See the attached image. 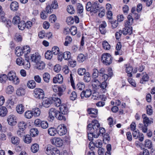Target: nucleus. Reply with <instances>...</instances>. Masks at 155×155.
I'll use <instances>...</instances> for the list:
<instances>
[{
	"mask_svg": "<svg viewBox=\"0 0 155 155\" xmlns=\"http://www.w3.org/2000/svg\"><path fill=\"white\" fill-rule=\"evenodd\" d=\"M41 56L38 53H35L31 55V59L32 61L37 63L40 61Z\"/></svg>",
	"mask_w": 155,
	"mask_h": 155,
	"instance_id": "412c9836",
	"label": "nucleus"
},
{
	"mask_svg": "<svg viewBox=\"0 0 155 155\" xmlns=\"http://www.w3.org/2000/svg\"><path fill=\"white\" fill-rule=\"evenodd\" d=\"M16 111L18 114H22L25 110L24 106L22 104H20L17 105L16 107Z\"/></svg>",
	"mask_w": 155,
	"mask_h": 155,
	"instance_id": "cd10ccee",
	"label": "nucleus"
},
{
	"mask_svg": "<svg viewBox=\"0 0 155 155\" xmlns=\"http://www.w3.org/2000/svg\"><path fill=\"white\" fill-rule=\"evenodd\" d=\"M99 75V71L96 68H94L92 70V79L97 78Z\"/></svg>",
	"mask_w": 155,
	"mask_h": 155,
	"instance_id": "f704fd0d",
	"label": "nucleus"
},
{
	"mask_svg": "<svg viewBox=\"0 0 155 155\" xmlns=\"http://www.w3.org/2000/svg\"><path fill=\"white\" fill-rule=\"evenodd\" d=\"M33 115L35 117L39 116L40 114L41 111L39 108H36L33 110Z\"/></svg>",
	"mask_w": 155,
	"mask_h": 155,
	"instance_id": "774afa93",
	"label": "nucleus"
},
{
	"mask_svg": "<svg viewBox=\"0 0 155 155\" xmlns=\"http://www.w3.org/2000/svg\"><path fill=\"white\" fill-rule=\"evenodd\" d=\"M133 18L130 15H128L127 16V20L125 21V25L126 27H131V26L133 23Z\"/></svg>",
	"mask_w": 155,
	"mask_h": 155,
	"instance_id": "b1692460",
	"label": "nucleus"
},
{
	"mask_svg": "<svg viewBox=\"0 0 155 155\" xmlns=\"http://www.w3.org/2000/svg\"><path fill=\"white\" fill-rule=\"evenodd\" d=\"M25 143H29L32 141V138L31 136L29 135H26L24 139Z\"/></svg>",
	"mask_w": 155,
	"mask_h": 155,
	"instance_id": "8fccbe9b",
	"label": "nucleus"
},
{
	"mask_svg": "<svg viewBox=\"0 0 155 155\" xmlns=\"http://www.w3.org/2000/svg\"><path fill=\"white\" fill-rule=\"evenodd\" d=\"M7 78V76L6 74H0V81L1 83L5 82Z\"/></svg>",
	"mask_w": 155,
	"mask_h": 155,
	"instance_id": "0e129e2a",
	"label": "nucleus"
},
{
	"mask_svg": "<svg viewBox=\"0 0 155 155\" xmlns=\"http://www.w3.org/2000/svg\"><path fill=\"white\" fill-rule=\"evenodd\" d=\"M88 114H91L90 117L96 118L97 116L98 110L97 109L94 108H90L87 110Z\"/></svg>",
	"mask_w": 155,
	"mask_h": 155,
	"instance_id": "ddd939ff",
	"label": "nucleus"
},
{
	"mask_svg": "<svg viewBox=\"0 0 155 155\" xmlns=\"http://www.w3.org/2000/svg\"><path fill=\"white\" fill-rule=\"evenodd\" d=\"M43 79L44 81L47 83L49 82L50 78V76L48 73H45L43 75Z\"/></svg>",
	"mask_w": 155,
	"mask_h": 155,
	"instance_id": "a19ab883",
	"label": "nucleus"
},
{
	"mask_svg": "<svg viewBox=\"0 0 155 155\" xmlns=\"http://www.w3.org/2000/svg\"><path fill=\"white\" fill-rule=\"evenodd\" d=\"M83 80L85 82H88L91 80V77L90 73L88 72H86L84 74Z\"/></svg>",
	"mask_w": 155,
	"mask_h": 155,
	"instance_id": "c9c22d12",
	"label": "nucleus"
},
{
	"mask_svg": "<svg viewBox=\"0 0 155 155\" xmlns=\"http://www.w3.org/2000/svg\"><path fill=\"white\" fill-rule=\"evenodd\" d=\"M86 70L85 68H80L78 70L77 73L80 75H84L86 73Z\"/></svg>",
	"mask_w": 155,
	"mask_h": 155,
	"instance_id": "13d9d810",
	"label": "nucleus"
},
{
	"mask_svg": "<svg viewBox=\"0 0 155 155\" xmlns=\"http://www.w3.org/2000/svg\"><path fill=\"white\" fill-rule=\"evenodd\" d=\"M26 126V123L23 121H20L18 124V127L19 128L25 130Z\"/></svg>",
	"mask_w": 155,
	"mask_h": 155,
	"instance_id": "864d4df0",
	"label": "nucleus"
},
{
	"mask_svg": "<svg viewBox=\"0 0 155 155\" xmlns=\"http://www.w3.org/2000/svg\"><path fill=\"white\" fill-rule=\"evenodd\" d=\"M142 118L143 119V123L144 125H146L148 126L149 124H151L153 122L149 119L146 115L145 114H143L142 115Z\"/></svg>",
	"mask_w": 155,
	"mask_h": 155,
	"instance_id": "a878e982",
	"label": "nucleus"
},
{
	"mask_svg": "<svg viewBox=\"0 0 155 155\" xmlns=\"http://www.w3.org/2000/svg\"><path fill=\"white\" fill-rule=\"evenodd\" d=\"M52 103V99L46 97L43 98L42 101L43 106L45 107H49Z\"/></svg>",
	"mask_w": 155,
	"mask_h": 155,
	"instance_id": "dca6fc26",
	"label": "nucleus"
},
{
	"mask_svg": "<svg viewBox=\"0 0 155 155\" xmlns=\"http://www.w3.org/2000/svg\"><path fill=\"white\" fill-rule=\"evenodd\" d=\"M14 88L12 86L9 85L6 88V91L8 94H12L14 91Z\"/></svg>",
	"mask_w": 155,
	"mask_h": 155,
	"instance_id": "338daca9",
	"label": "nucleus"
},
{
	"mask_svg": "<svg viewBox=\"0 0 155 155\" xmlns=\"http://www.w3.org/2000/svg\"><path fill=\"white\" fill-rule=\"evenodd\" d=\"M67 10L68 12L70 14H74V9L71 5L68 6Z\"/></svg>",
	"mask_w": 155,
	"mask_h": 155,
	"instance_id": "69168bd1",
	"label": "nucleus"
},
{
	"mask_svg": "<svg viewBox=\"0 0 155 155\" xmlns=\"http://www.w3.org/2000/svg\"><path fill=\"white\" fill-rule=\"evenodd\" d=\"M26 27L25 22L24 21H21L20 23L18 24V27L19 29L21 30L24 29Z\"/></svg>",
	"mask_w": 155,
	"mask_h": 155,
	"instance_id": "3c124183",
	"label": "nucleus"
},
{
	"mask_svg": "<svg viewBox=\"0 0 155 155\" xmlns=\"http://www.w3.org/2000/svg\"><path fill=\"white\" fill-rule=\"evenodd\" d=\"M102 45L104 49L106 50H109L110 48V45L106 41L102 42Z\"/></svg>",
	"mask_w": 155,
	"mask_h": 155,
	"instance_id": "79ce46f5",
	"label": "nucleus"
},
{
	"mask_svg": "<svg viewBox=\"0 0 155 155\" xmlns=\"http://www.w3.org/2000/svg\"><path fill=\"white\" fill-rule=\"evenodd\" d=\"M152 107L151 105H148L146 107V110L147 114L149 115H151L153 114Z\"/></svg>",
	"mask_w": 155,
	"mask_h": 155,
	"instance_id": "bf43d9fd",
	"label": "nucleus"
},
{
	"mask_svg": "<svg viewBox=\"0 0 155 155\" xmlns=\"http://www.w3.org/2000/svg\"><path fill=\"white\" fill-rule=\"evenodd\" d=\"M34 97L38 99H41L43 98L45 94L44 91L40 88L35 89L33 93Z\"/></svg>",
	"mask_w": 155,
	"mask_h": 155,
	"instance_id": "423d86ee",
	"label": "nucleus"
},
{
	"mask_svg": "<svg viewBox=\"0 0 155 155\" xmlns=\"http://www.w3.org/2000/svg\"><path fill=\"white\" fill-rule=\"evenodd\" d=\"M145 147L148 149H150L152 147V144L151 141L149 140H146L145 141Z\"/></svg>",
	"mask_w": 155,
	"mask_h": 155,
	"instance_id": "09e8293b",
	"label": "nucleus"
},
{
	"mask_svg": "<svg viewBox=\"0 0 155 155\" xmlns=\"http://www.w3.org/2000/svg\"><path fill=\"white\" fill-rule=\"evenodd\" d=\"M15 54L18 56H20L22 55L23 53V50L21 47H17L15 49Z\"/></svg>",
	"mask_w": 155,
	"mask_h": 155,
	"instance_id": "58836bf2",
	"label": "nucleus"
},
{
	"mask_svg": "<svg viewBox=\"0 0 155 155\" xmlns=\"http://www.w3.org/2000/svg\"><path fill=\"white\" fill-rule=\"evenodd\" d=\"M63 81V78L62 75L60 74H58L56 77H54L53 79V82L54 83H61Z\"/></svg>",
	"mask_w": 155,
	"mask_h": 155,
	"instance_id": "6ab92c4d",
	"label": "nucleus"
},
{
	"mask_svg": "<svg viewBox=\"0 0 155 155\" xmlns=\"http://www.w3.org/2000/svg\"><path fill=\"white\" fill-rule=\"evenodd\" d=\"M45 64L41 61H39L37 63L36 65L37 68L41 70H43L45 68Z\"/></svg>",
	"mask_w": 155,
	"mask_h": 155,
	"instance_id": "7c9ffc66",
	"label": "nucleus"
},
{
	"mask_svg": "<svg viewBox=\"0 0 155 155\" xmlns=\"http://www.w3.org/2000/svg\"><path fill=\"white\" fill-rule=\"evenodd\" d=\"M19 8L18 3L16 1L12 2L10 5V8L12 11L15 12Z\"/></svg>",
	"mask_w": 155,
	"mask_h": 155,
	"instance_id": "5701e85b",
	"label": "nucleus"
},
{
	"mask_svg": "<svg viewBox=\"0 0 155 155\" xmlns=\"http://www.w3.org/2000/svg\"><path fill=\"white\" fill-rule=\"evenodd\" d=\"M55 95L52 97V102H53L54 105L58 107H60L61 105V101L60 98L55 97Z\"/></svg>",
	"mask_w": 155,
	"mask_h": 155,
	"instance_id": "393cba45",
	"label": "nucleus"
},
{
	"mask_svg": "<svg viewBox=\"0 0 155 155\" xmlns=\"http://www.w3.org/2000/svg\"><path fill=\"white\" fill-rule=\"evenodd\" d=\"M99 8L97 2H95L91 4V12L96 13Z\"/></svg>",
	"mask_w": 155,
	"mask_h": 155,
	"instance_id": "bb28decb",
	"label": "nucleus"
},
{
	"mask_svg": "<svg viewBox=\"0 0 155 155\" xmlns=\"http://www.w3.org/2000/svg\"><path fill=\"white\" fill-rule=\"evenodd\" d=\"M24 59L21 57H19L16 59V62L17 64L19 66L22 65L24 61Z\"/></svg>",
	"mask_w": 155,
	"mask_h": 155,
	"instance_id": "e2e57ef3",
	"label": "nucleus"
},
{
	"mask_svg": "<svg viewBox=\"0 0 155 155\" xmlns=\"http://www.w3.org/2000/svg\"><path fill=\"white\" fill-rule=\"evenodd\" d=\"M36 83L34 80L29 81L27 83V86L28 88L33 89L36 86Z\"/></svg>",
	"mask_w": 155,
	"mask_h": 155,
	"instance_id": "ea45409f",
	"label": "nucleus"
},
{
	"mask_svg": "<svg viewBox=\"0 0 155 155\" xmlns=\"http://www.w3.org/2000/svg\"><path fill=\"white\" fill-rule=\"evenodd\" d=\"M25 115L26 118L30 119L33 115V112L31 110H28L25 113Z\"/></svg>",
	"mask_w": 155,
	"mask_h": 155,
	"instance_id": "49530a36",
	"label": "nucleus"
},
{
	"mask_svg": "<svg viewBox=\"0 0 155 155\" xmlns=\"http://www.w3.org/2000/svg\"><path fill=\"white\" fill-rule=\"evenodd\" d=\"M142 77L140 80V82L141 84H144L149 81V77L148 75L145 72L142 73Z\"/></svg>",
	"mask_w": 155,
	"mask_h": 155,
	"instance_id": "2eb2a0df",
	"label": "nucleus"
},
{
	"mask_svg": "<svg viewBox=\"0 0 155 155\" xmlns=\"http://www.w3.org/2000/svg\"><path fill=\"white\" fill-rule=\"evenodd\" d=\"M100 82L97 78L92 79L91 83L93 87L95 90L100 88Z\"/></svg>",
	"mask_w": 155,
	"mask_h": 155,
	"instance_id": "f3484780",
	"label": "nucleus"
},
{
	"mask_svg": "<svg viewBox=\"0 0 155 155\" xmlns=\"http://www.w3.org/2000/svg\"><path fill=\"white\" fill-rule=\"evenodd\" d=\"M59 51V48L57 46H54L52 48L51 52L54 55H58L60 53Z\"/></svg>",
	"mask_w": 155,
	"mask_h": 155,
	"instance_id": "de8ad7c7",
	"label": "nucleus"
},
{
	"mask_svg": "<svg viewBox=\"0 0 155 155\" xmlns=\"http://www.w3.org/2000/svg\"><path fill=\"white\" fill-rule=\"evenodd\" d=\"M133 69L132 67L131 66H126L125 71L127 73V76L129 77H131L132 76V72L133 71Z\"/></svg>",
	"mask_w": 155,
	"mask_h": 155,
	"instance_id": "c756f323",
	"label": "nucleus"
},
{
	"mask_svg": "<svg viewBox=\"0 0 155 155\" xmlns=\"http://www.w3.org/2000/svg\"><path fill=\"white\" fill-rule=\"evenodd\" d=\"M101 58L102 62L106 65H109L112 62V57L109 53L103 54L101 56Z\"/></svg>",
	"mask_w": 155,
	"mask_h": 155,
	"instance_id": "7ed1b4c3",
	"label": "nucleus"
},
{
	"mask_svg": "<svg viewBox=\"0 0 155 155\" xmlns=\"http://www.w3.org/2000/svg\"><path fill=\"white\" fill-rule=\"evenodd\" d=\"M122 45L120 42H118L116 45L115 47V51L114 54L115 55H121L123 54L124 52L122 51L121 48Z\"/></svg>",
	"mask_w": 155,
	"mask_h": 155,
	"instance_id": "f8f14e48",
	"label": "nucleus"
},
{
	"mask_svg": "<svg viewBox=\"0 0 155 155\" xmlns=\"http://www.w3.org/2000/svg\"><path fill=\"white\" fill-rule=\"evenodd\" d=\"M23 52L25 55H27L30 53L31 51L30 47L28 46H24L23 48Z\"/></svg>",
	"mask_w": 155,
	"mask_h": 155,
	"instance_id": "a18cd8bd",
	"label": "nucleus"
},
{
	"mask_svg": "<svg viewBox=\"0 0 155 155\" xmlns=\"http://www.w3.org/2000/svg\"><path fill=\"white\" fill-rule=\"evenodd\" d=\"M58 113V111L56 109L51 108L49 110L48 120L50 121H52L54 120V117H56Z\"/></svg>",
	"mask_w": 155,
	"mask_h": 155,
	"instance_id": "0eeeda50",
	"label": "nucleus"
},
{
	"mask_svg": "<svg viewBox=\"0 0 155 155\" xmlns=\"http://www.w3.org/2000/svg\"><path fill=\"white\" fill-rule=\"evenodd\" d=\"M91 94V91L90 89H87L85 91H82L81 94V96L82 98L84 97H88Z\"/></svg>",
	"mask_w": 155,
	"mask_h": 155,
	"instance_id": "aec40b11",
	"label": "nucleus"
},
{
	"mask_svg": "<svg viewBox=\"0 0 155 155\" xmlns=\"http://www.w3.org/2000/svg\"><path fill=\"white\" fill-rule=\"evenodd\" d=\"M72 41L71 38L69 36H67L65 38V41L64 43L65 46H67Z\"/></svg>",
	"mask_w": 155,
	"mask_h": 155,
	"instance_id": "052dcab7",
	"label": "nucleus"
},
{
	"mask_svg": "<svg viewBox=\"0 0 155 155\" xmlns=\"http://www.w3.org/2000/svg\"><path fill=\"white\" fill-rule=\"evenodd\" d=\"M51 143L57 147L62 146L63 144V140L59 137H54L51 139Z\"/></svg>",
	"mask_w": 155,
	"mask_h": 155,
	"instance_id": "6e6552de",
	"label": "nucleus"
},
{
	"mask_svg": "<svg viewBox=\"0 0 155 155\" xmlns=\"http://www.w3.org/2000/svg\"><path fill=\"white\" fill-rule=\"evenodd\" d=\"M7 121L8 124L11 126L15 125L17 123L16 117L14 115L8 116L7 118Z\"/></svg>",
	"mask_w": 155,
	"mask_h": 155,
	"instance_id": "9b49d317",
	"label": "nucleus"
},
{
	"mask_svg": "<svg viewBox=\"0 0 155 155\" xmlns=\"http://www.w3.org/2000/svg\"><path fill=\"white\" fill-rule=\"evenodd\" d=\"M70 77L71 85L74 89L78 91H82L85 88V85L84 84L81 82H79L77 84L76 86H75L72 74L71 73L70 74Z\"/></svg>",
	"mask_w": 155,
	"mask_h": 155,
	"instance_id": "f03ea898",
	"label": "nucleus"
},
{
	"mask_svg": "<svg viewBox=\"0 0 155 155\" xmlns=\"http://www.w3.org/2000/svg\"><path fill=\"white\" fill-rule=\"evenodd\" d=\"M39 133V131L37 128H33L30 130V134L31 136L32 137H35L37 136Z\"/></svg>",
	"mask_w": 155,
	"mask_h": 155,
	"instance_id": "e433bc0d",
	"label": "nucleus"
},
{
	"mask_svg": "<svg viewBox=\"0 0 155 155\" xmlns=\"http://www.w3.org/2000/svg\"><path fill=\"white\" fill-rule=\"evenodd\" d=\"M5 14H3L1 16L0 21L4 22L6 26L8 28H10L12 25L11 21L8 19H6L5 17Z\"/></svg>",
	"mask_w": 155,
	"mask_h": 155,
	"instance_id": "4468645a",
	"label": "nucleus"
},
{
	"mask_svg": "<svg viewBox=\"0 0 155 155\" xmlns=\"http://www.w3.org/2000/svg\"><path fill=\"white\" fill-rule=\"evenodd\" d=\"M8 112V110L6 107L4 106L0 107V116L4 117L5 116Z\"/></svg>",
	"mask_w": 155,
	"mask_h": 155,
	"instance_id": "2f4dec72",
	"label": "nucleus"
},
{
	"mask_svg": "<svg viewBox=\"0 0 155 155\" xmlns=\"http://www.w3.org/2000/svg\"><path fill=\"white\" fill-rule=\"evenodd\" d=\"M78 61L80 63H82L84 61L86 58L85 56L82 54H79L77 58Z\"/></svg>",
	"mask_w": 155,
	"mask_h": 155,
	"instance_id": "c03bdc74",
	"label": "nucleus"
},
{
	"mask_svg": "<svg viewBox=\"0 0 155 155\" xmlns=\"http://www.w3.org/2000/svg\"><path fill=\"white\" fill-rule=\"evenodd\" d=\"M25 94V90L23 88H19L17 90L16 94L19 96H21L24 95Z\"/></svg>",
	"mask_w": 155,
	"mask_h": 155,
	"instance_id": "4d7b16f0",
	"label": "nucleus"
},
{
	"mask_svg": "<svg viewBox=\"0 0 155 155\" xmlns=\"http://www.w3.org/2000/svg\"><path fill=\"white\" fill-rule=\"evenodd\" d=\"M63 57L65 60H69L71 58V53L68 51L64 52L63 54Z\"/></svg>",
	"mask_w": 155,
	"mask_h": 155,
	"instance_id": "37998d69",
	"label": "nucleus"
},
{
	"mask_svg": "<svg viewBox=\"0 0 155 155\" xmlns=\"http://www.w3.org/2000/svg\"><path fill=\"white\" fill-rule=\"evenodd\" d=\"M20 17L18 16H16L13 18V23L15 25L18 24L20 22Z\"/></svg>",
	"mask_w": 155,
	"mask_h": 155,
	"instance_id": "5fc2aeb1",
	"label": "nucleus"
},
{
	"mask_svg": "<svg viewBox=\"0 0 155 155\" xmlns=\"http://www.w3.org/2000/svg\"><path fill=\"white\" fill-rule=\"evenodd\" d=\"M122 31V33L124 35H131L132 33V27H126L124 28Z\"/></svg>",
	"mask_w": 155,
	"mask_h": 155,
	"instance_id": "4be33fe9",
	"label": "nucleus"
},
{
	"mask_svg": "<svg viewBox=\"0 0 155 155\" xmlns=\"http://www.w3.org/2000/svg\"><path fill=\"white\" fill-rule=\"evenodd\" d=\"M11 143L14 145H18L20 142V140L19 137L16 136H13L11 138Z\"/></svg>",
	"mask_w": 155,
	"mask_h": 155,
	"instance_id": "c85d7f7f",
	"label": "nucleus"
},
{
	"mask_svg": "<svg viewBox=\"0 0 155 155\" xmlns=\"http://www.w3.org/2000/svg\"><path fill=\"white\" fill-rule=\"evenodd\" d=\"M67 129L64 124H61L57 128L58 134L61 136L65 135L67 132Z\"/></svg>",
	"mask_w": 155,
	"mask_h": 155,
	"instance_id": "9d476101",
	"label": "nucleus"
},
{
	"mask_svg": "<svg viewBox=\"0 0 155 155\" xmlns=\"http://www.w3.org/2000/svg\"><path fill=\"white\" fill-rule=\"evenodd\" d=\"M39 150V145L37 143L33 144L31 147V151L33 153H35L38 152Z\"/></svg>",
	"mask_w": 155,
	"mask_h": 155,
	"instance_id": "4c0bfd02",
	"label": "nucleus"
},
{
	"mask_svg": "<svg viewBox=\"0 0 155 155\" xmlns=\"http://www.w3.org/2000/svg\"><path fill=\"white\" fill-rule=\"evenodd\" d=\"M34 124L36 127H41L43 129H46L48 126L47 122L45 120H41L38 119L35 120Z\"/></svg>",
	"mask_w": 155,
	"mask_h": 155,
	"instance_id": "39448f33",
	"label": "nucleus"
},
{
	"mask_svg": "<svg viewBox=\"0 0 155 155\" xmlns=\"http://www.w3.org/2000/svg\"><path fill=\"white\" fill-rule=\"evenodd\" d=\"M22 65L24 66V68L25 69H28L31 66L29 61L26 59L24 60Z\"/></svg>",
	"mask_w": 155,
	"mask_h": 155,
	"instance_id": "6e6d98bb",
	"label": "nucleus"
},
{
	"mask_svg": "<svg viewBox=\"0 0 155 155\" xmlns=\"http://www.w3.org/2000/svg\"><path fill=\"white\" fill-rule=\"evenodd\" d=\"M66 89V86L65 85H63L60 87H58V95L59 97L61 96L63 94Z\"/></svg>",
	"mask_w": 155,
	"mask_h": 155,
	"instance_id": "72a5a7b5",
	"label": "nucleus"
},
{
	"mask_svg": "<svg viewBox=\"0 0 155 155\" xmlns=\"http://www.w3.org/2000/svg\"><path fill=\"white\" fill-rule=\"evenodd\" d=\"M87 132L88 140L92 141L93 140V137L97 138L101 134L103 136L105 133V130L104 128L100 127L97 120H94L92 121L91 123L88 125Z\"/></svg>",
	"mask_w": 155,
	"mask_h": 155,
	"instance_id": "f257e3e1",
	"label": "nucleus"
},
{
	"mask_svg": "<svg viewBox=\"0 0 155 155\" xmlns=\"http://www.w3.org/2000/svg\"><path fill=\"white\" fill-rule=\"evenodd\" d=\"M57 132V129L54 127L49 128L48 130V133L51 136H54Z\"/></svg>",
	"mask_w": 155,
	"mask_h": 155,
	"instance_id": "473e14b6",
	"label": "nucleus"
},
{
	"mask_svg": "<svg viewBox=\"0 0 155 155\" xmlns=\"http://www.w3.org/2000/svg\"><path fill=\"white\" fill-rule=\"evenodd\" d=\"M59 107V113L64 114H67L68 113V109L66 104H63Z\"/></svg>",
	"mask_w": 155,
	"mask_h": 155,
	"instance_id": "a211bd4d",
	"label": "nucleus"
},
{
	"mask_svg": "<svg viewBox=\"0 0 155 155\" xmlns=\"http://www.w3.org/2000/svg\"><path fill=\"white\" fill-rule=\"evenodd\" d=\"M102 144V143L101 141L100 140H97L96 141H95L93 142V145L97 147H101Z\"/></svg>",
	"mask_w": 155,
	"mask_h": 155,
	"instance_id": "603ef678",
	"label": "nucleus"
},
{
	"mask_svg": "<svg viewBox=\"0 0 155 155\" xmlns=\"http://www.w3.org/2000/svg\"><path fill=\"white\" fill-rule=\"evenodd\" d=\"M133 137L135 139H138L140 142H142L144 140V136L143 134L140 133L138 130H136L132 133Z\"/></svg>",
	"mask_w": 155,
	"mask_h": 155,
	"instance_id": "1a4fd4ad",
	"label": "nucleus"
},
{
	"mask_svg": "<svg viewBox=\"0 0 155 155\" xmlns=\"http://www.w3.org/2000/svg\"><path fill=\"white\" fill-rule=\"evenodd\" d=\"M45 57L46 59H50L52 57V53L51 51H48L45 54Z\"/></svg>",
	"mask_w": 155,
	"mask_h": 155,
	"instance_id": "680f3d73",
	"label": "nucleus"
},
{
	"mask_svg": "<svg viewBox=\"0 0 155 155\" xmlns=\"http://www.w3.org/2000/svg\"><path fill=\"white\" fill-rule=\"evenodd\" d=\"M7 77L9 81L15 84H18L19 83V79L16 76L15 73L13 71H10L8 73Z\"/></svg>",
	"mask_w": 155,
	"mask_h": 155,
	"instance_id": "20e7f679",
	"label": "nucleus"
}]
</instances>
